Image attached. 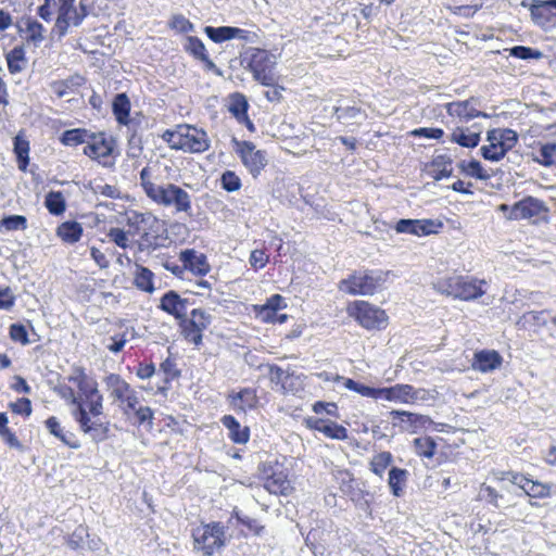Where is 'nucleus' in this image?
Masks as SVG:
<instances>
[{
  "mask_svg": "<svg viewBox=\"0 0 556 556\" xmlns=\"http://www.w3.org/2000/svg\"><path fill=\"white\" fill-rule=\"evenodd\" d=\"M151 177V169L143 167L140 172V185L151 201L165 207L173 206L176 213L191 215V197L186 190L174 184L157 185Z\"/></svg>",
  "mask_w": 556,
  "mask_h": 556,
  "instance_id": "1",
  "label": "nucleus"
},
{
  "mask_svg": "<svg viewBox=\"0 0 556 556\" xmlns=\"http://www.w3.org/2000/svg\"><path fill=\"white\" fill-rule=\"evenodd\" d=\"M163 138L170 148L190 153H202L210 148L207 134L194 126H179L176 130H166Z\"/></svg>",
  "mask_w": 556,
  "mask_h": 556,
  "instance_id": "2",
  "label": "nucleus"
},
{
  "mask_svg": "<svg viewBox=\"0 0 556 556\" xmlns=\"http://www.w3.org/2000/svg\"><path fill=\"white\" fill-rule=\"evenodd\" d=\"M241 63L245 64L255 80L263 86L275 85L279 76L276 74V56L263 49H251L245 52L241 59Z\"/></svg>",
  "mask_w": 556,
  "mask_h": 556,
  "instance_id": "3",
  "label": "nucleus"
},
{
  "mask_svg": "<svg viewBox=\"0 0 556 556\" xmlns=\"http://www.w3.org/2000/svg\"><path fill=\"white\" fill-rule=\"evenodd\" d=\"M194 549L202 556H213L226 545V527L220 522H210L192 530Z\"/></svg>",
  "mask_w": 556,
  "mask_h": 556,
  "instance_id": "4",
  "label": "nucleus"
},
{
  "mask_svg": "<svg viewBox=\"0 0 556 556\" xmlns=\"http://www.w3.org/2000/svg\"><path fill=\"white\" fill-rule=\"evenodd\" d=\"M489 144L480 149L484 160L498 162L505 157L518 142V134L510 128H493L486 132Z\"/></svg>",
  "mask_w": 556,
  "mask_h": 556,
  "instance_id": "5",
  "label": "nucleus"
},
{
  "mask_svg": "<svg viewBox=\"0 0 556 556\" xmlns=\"http://www.w3.org/2000/svg\"><path fill=\"white\" fill-rule=\"evenodd\" d=\"M485 280H479L472 277L454 276L442 282H438V290L455 299L471 301L482 296L485 293L483 286Z\"/></svg>",
  "mask_w": 556,
  "mask_h": 556,
  "instance_id": "6",
  "label": "nucleus"
},
{
  "mask_svg": "<svg viewBox=\"0 0 556 556\" xmlns=\"http://www.w3.org/2000/svg\"><path fill=\"white\" fill-rule=\"evenodd\" d=\"M387 277L388 273L382 270L357 271L340 282V290L352 295H370L382 287Z\"/></svg>",
  "mask_w": 556,
  "mask_h": 556,
  "instance_id": "7",
  "label": "nucleus"
},
{
  "mask_svg": "<svg viewBox=\"0 0 556 556\" xmlns=\"http://www.w3.org/2000/svg\"><path fill=\"white\" fill-rule=\"evenodd\" d=\"M128 225L135 228V232L141 233L139 250L155 249L157 243V236L152 235L150 231L156 232L154 227L160 226V220L151 213H134L128 216Z\"/></svg>",
  "mask_w": 556,
  "mask_h": 556,
  "instance_id": "8",
  "label": "nucleus"
},
{
  "mask_svg": "<svg viewBox=\"0 0 556 556\" xmlns=\"http://www.w3.org/2000/svg\"><path fill=\"white\" fill-rule=\"evenodd\" d=\"M349 312L366 329H381L387 326L386 312L368 302L356 301Z\"/></svg>",
  "mask_w": 556,
  "mask_h": 556,
  "instance_id": "9",
  "label": "nucleus"
},
{
  "mask_svg": "<svg viewBox=\"0 0 556 556\" xmlns=\"http://www.w3.org/2000/svg\"><path fill=\"white\" fill-rule=\"evenodd\" d=\"M232 142L237 147L236 152L239 154L244 166L254 177L257 176L267 164L265 152L256 150L251 141H238L233 138Z\"/></svg>",
  "mask_w": 556,
  "mask_h": 556,
  "instance_id": "10",
  "label": "nucleus"
},
{
  "mask_svg": "<svg viewBox=\"0 0 556 556\" xmlns=\"http://www.w3.org/2000/svg\"><path fill=\"white\" fill-rule=\"evenodd\" d=\"M72 415L79 429L84 433L89 434L93 442H102L108 439L109 422L91 421V415L87 412L86 406H79L77 412H72Z\"/></svg>",
  "mask_w": 556,
  "mask_h": 556,
  "instance_id": "11",
  "label": "nucleus"
},
{
  "mask_svg": "<svg viewBox=\"0 0 556 556\" xmlns=\"http://www.w3.org/2000/svg\"><path fill=\"white\" fill-rule=\"evenodd\" d=\"M115 139L104 131H91L90 139L84 148V154L92 160H100L111 156L115 148Z\"/></svg>",
  "mask_w": 556,
  "mask_h": 556,
  "instance_id": "12",
  "label": "nucleus"
},
{
  "mask_svg": "<svg viewBox=\"0 0 556 556\" xmlns=\"http://www.w3.org/2000/svg\"><path fill=\"white\" fill-rule=\"evenodd\" d=\"M443 223L435 219H400L395 225L399 233H409L418 237L437 233Z\"/></svg>",
  "mask_w": 556,
  "mask_h": 556,
  "instance_id": "13",
  "label": "nucleus"
},
{
  "mask_svg": "<svg viewBox=\"0 0 556 556\" xmlns=\"http://www.w3.org/2000/svg\"><path fill=\"white\" fill-rule=\"evenodd\" d=\"M380 399L402 403H415L426 399V390H416L410 384H395L390 388H380Z\"/></svg>",
  "mask_w": 556,
  "mask_h": 556,
  "instance_id": "14",
  "label": "nucleus"
},
{
  "mask_svg": "<svg viewBox=\"0 0 556 556\" xmlns=\"http://www.w3.org/2000/svg\"><path fill=\"white\" fill-rule=\"evenodd\" d=\"M548 211L545 203L536 198L527 197L516 202L508 214L509 219H528L531 217H538Z\"/></svg>",
  "mask_w": 556,
  "mask_h": 556,
  "instance_id": "15",
  "label": "nucleus"
},
{
  "mask_svg": "<svg viewBox=\"0 0 556 556\" xmlns=\"http://www.w3.org/2000/svg\"><path fill=\"white\" fill-rule=\"evenodd\" d=\"M78 390L85 399L83 402L87 408V412H89L92 417L102 415L103 395L98 389L97 381L88 378L85 382L79 383Z\"/></svg>",
  "mask_w": 556,
  "mask_h": 556,
  "instance_id": "16",
  "label": "nucleus"
},
{
  "mask_svg": "<svg viewBox=\"0 0 556 556\" xmlns=\"http://www.w3.org/2000/svg\"><path fill=\"white\" fill-rule=\"evenodd\" d=\"M189 305L190 302L188 299L181 298L178 292L174 290H169L162 295L159 308L172 315L179 323L187 317Z\"/></svg>",
  "mask_w": 556,
  "mask_h": 556,
  "instance_id": "17",
  "label": "nucleus"
},
{
  "mask_svg": "<svg viewBox=\"0 0 556 556\" xmlns=\"http://www.w3.org/2000/svg\"><path fill=\"white\" fill-rule=\"evenodd\" d=\"M130 100L124 92L115 94L112 102V112L118 125L126 126L129 130H135V126L140 125V121L130 117Z\"/></svg>",
  "mask_w": 556,
  "mask_h": 556,
  "instance_id": "18",
  "label": "nucleus"
},
{
  "mask_svg": "<svg viewBox=\"0 0 556 556\" xmlns=\"http://www.w3.org/2000/svg\"><path fill=\"white\" fill-rule=\"evenodd\" d=\"M476 98L471 97L464 101H455L445 104V110L450 116L458 117L463 122H469L476 117H490L489 114L477 110L473 106Z\"/></svg>",
  "mask_w": 556,
  "mask_h": 556,
  "instance_id": "19",
  "label": "nucleus"
},
{
  "mask_svg": "<svg viewBox=\"0 0 556 556\" xmlns=\"http://www.w3.org/2000/svg\"><path fill=\"white\" fill-rule=\"evenodd\" d=\"M390 416L392 417L394 426H399L402 430L407 432H416L418 428L425 427L427 424L431 422L428 416L405 410H392L390 412Z\"/></svg>",
  "mask_w": 556,
  "mask_h": 556,
  "instance_id": "20",
  "label": "nucleus"
},
{
  "mask_svg": "<svg viewBox=\"0 0 556 556\" xmlns=\"http://www.w3.org/2000/svg\"><path fill=\"white\" fill-rule=\"evenodd\" d=\"M503 363L502 355L495 350H480L473 354L471 368L486 374L500 368Z\"/></svg>",
  "mask_w": 556,
  "mask_h": 556,
  "instance_id": "21",
  "label": "nucleus"
},
{
  "mask_svg": "<svg viewBox=\"0 0 556 556\" xmlns=\"http://www.w3.org/2000/svg\"><path fill=\"white\" fill-rule=\"evenodd\" d=\"M180 261L182 262L185 269H188L198 276H204L210 271V265L206 256L193 249L181 251Z\"/></svg>",
  "mask_w": 556,
  "mask_h": 556,
  "instance_id": "22",
  "label": "nucleus"
},
{
  "mask_svg": "<svg viewBox=\"0 0 556 556\" xmlns=\"http://www.w3.org/2000/svg\"><path fill=\"white\" fill-rule=\"evenodd\" d=\"M228 401L232 409L237 413H247L257 404L256 391L251 388L241 389L239 392L228 394Z\"/></svg>",
  "mask_w": 556,
  "mask_h": 556,
  "instance_id": "23",
  "label": "nucleus"
},
{
  "mask_svg": "<svg viewBox=\"0 0 556 556\" xmlns=\"http://www.w3.org/2000/svg\"><path fill=\"white\" fill-rule=\"evenodd\" d=\"M205 35L214 42L222 43L235 38L238 39H247L248 30L241 29L233 26H205L204 27Z\"/></svg>",
  "mask_w": 556,
  "mask_h": 556,
  "instance_id": "24",
  "label": "nucleus"
},
{
  "mask_svg": "<svg viewBox=\"0 0 556 556\" xmlns=\"http://www.w3.org/2000/svg\"><path fill=\"white\" fill-rule=\"evenodd\" d=\"M222 425L228 430V438L236 444H245L250 439V428L241 426L232 415H225Z\"/></svg>",
  "mask_w": 556,
  "mask_h": 556,
  "instance_id": "25",
  "label": "nucleus"
},
{
  "mask_svg": "<svg viewBox=\"0 0 556 556\" xmlns=\"http://www.w3.org/2000/svg\"><path fill=\"white\" fill-rule=\"evenodd\" d=\"M104 382L110 390L111 397L121 404L134 391L129 383L126 382L119 375L110 374L104 378Z\"/></svg>",
  "mask_w": 556,
  "mask_h": 556,
  "instance_id": "26",
  "label": "nucleus"
},
{
  "mask_svg": "<svg viewBox=\"0 0 556 556\" xmlns=\"http://www.w3.org/2000/svg\"><path fill=\"white\" fill-rule=\"evenodd\" d=\"M46 428L49 432L61 440L65 445L71 448L77 450L80 447L79 441L73 432L64 431L56 417L51 416L45 421Z\"/></svg>",
  "mask_w": 556,
  "mask_h": 556,
  "instance_id": "27",
  "label": "nucleus"
},
{
  "mask_svg": "<svg viewBox=\"0 0 556 556\" xmlns=\"http://www.w3.org/2000/svg\"><path fill=\"white\" fill-rule=\"evenodd\" d=\"M545 3H547L546 0H523L521 5L530 10L531 17L536 24L543 25L549 22L553 16L552 9L545 7Z\"/></svg>",
  "mask_w": 556,
  "mask_h": 556,
  "instance_id": "28",
  "label": "nucleus"
},
{
  "mask_svg": "<svg viewBox=\"0 0 556 556\" xmlns=\"http://www.w3.org/2000/svg\"><path fill=\"white\" fill-rule=\"evenodd\" d=\"M56 235L68 244L78 242L83 236V227L78 222L67 220L56 228Z\"/></svg>",
  "mask_w": 556,
  "mask_h": 556,
  "instance_id": "29",
  "label": "nucleus"
},
{
  "mask_svg": "<svg viewBox=\"0 0 556 556\" xmlns=\"http://www.w3.org/2000/svg\"><path fill=\"white\" fill-rule=\"evenodd\" d=\"M480 139V132H473L464 127H456L451 134V141L464 148H476Z\"/></svg>",
  "mask_w": 556,
  "mask_h": 556,
  "instance_id": "30",
  "label": "nucleus"
},
{
  "mask_svg": "<svg viewBox=\"0 0 556 556\" xmlns=\"http://www.w3.org/2000/svg\"><path fill=\"white\" fill-rule=\"evenodd\" d=\"M265 489L273 494L287 495L291 489L290 481L283 471L274 472L264 484Z\"/></svg>",
  "mask_w": 556,
  "mask_h": 556,
  "instance_id": "31",
  "label": "nucleus"
},
{
  "mask_svg": "<svg viewBox=\"0 0 556 556\" xmlns=\"http://www.w3.org/2000/svg\"><path fill=\"white\" fill-rule=\"evenodd\" d=\"M90 139V130L86 128L67 129L60 136V142L66 147H77L79 144H87Z\"/></svg>",
  "mask_w": 556,
  "mask_h": 556,
  "instance_id": "32",
  "label": "nucleus"
},
{
  "mask_svg": "<svg viewBox=\"0 0 556 556\" xmlns=\"http://www.w3.org/2000/svg\"><path fill=\"white\" fill-rule=\"evenodd\" d=\"M154 274L147 267L136 264L134 283L137 289L152 293L154 291Z\"/></svg>",
  "mask_w": 556,
  "mask_h": 556,
  "instance_id": "33",
  "label": "nucleus"
},
{
  "mask_svg": "<svg viewBox=\"0 0 556 556\" xmlns=\"http://www.w3.org/2000/svg\"><path fill=\"white\" fill-rule=\"evenodd\" d=\"M408 471L406 469L392 467L389 471L388 484L391 493L400 497L403 494L404 486L408 478Z\"/></svg>",
  "mask_w": 556,
  "mask_h": 556,
  "instance_id": "34",
  "label": "nucleus"
},
{
  "mask_svg": "<svg viewBox=\"0 0 556 556\" xmlns=\"http://www.w3.org/2000/svg\"><path fill=\"white\" fill-rule=\"evenodd\" d=\"M14 153L16 155L17 166L25 172L29 164V142L21 135L14 137Z\"/></svg>",
  "mask_w": 556,
  "mask_h": 556,
  "instance_id": "35",
  "label": "nucleus"
},
{
  "mask_svg": "<svg viewBox=\"0 0 556 556\" xmlns=\"http://www.w3.org/2000/svg\"><path fill=\"white\" fill-rule=\"evenodd\" d=\"M248 109L249 103L243 94L236 92L230 96L228 110L239 123L247 119Z\"/></svg>",
  "mask_w": 556,
  "mask_h": 556,
  "instance_id": "36",
  "label": "nucleus"
},
{
  "mask_svg": "<svg viewBox=\"0 0 556 556\" xmlns=\"http://www.w3.org/2000/svg\"><path fill=\"white\" fill-rule=\"evenodd\" d=\"M85 84V78L78 74L73 75L64 80L53 81L51 88L58 98H63L68 90L78 88Z\"/></svg>",
  "mask_w": 556,
  "mask_h": 556,
  "instance_id": "37",
  "label": "nucleus"
},
{
  "mask_svg": "<svg viewBox=\"0 0 556 556\" xmlns=\"http://www.w3.org/2000/svg\"><path fill=\"white\" fill-rule=\"evenodd\" d=\"M556 143L548 142L540 147L538 154L533 156V161L542 166L551 167L556 165Z\"/></svg>",
  "mask_w": 556,
  "mask_h": 556,
  "instance_id": "38",
  "label": "nucleus"
},
{
  "mask_svg": "<svg viewBox=\"0 0 556 556\" xmlns=\"http://www.w3.org/2000/svg\"><path fill=\"white\" fill-rule=\"evenodd\" d=\"M45 205L50 214L59 216L66 208L65 199L61 191H50L45 199Z\"/></svg>",
  "mask_w": 556,
  "mask_h": 556,
  "instance_id": "39",
  "label": "nucleus"
},
{
  "mask_svg": "<svg viewBox=\"0 0 556 556\" xmlns=\"http://www.w3.org/2000/svg\"><path fill=\"white\" fill-rule=\"evenodd\" d=\"M432 165L434 167L433 178L435 180H441L443 178H447L453 175V169L451 167L452 160L446 155L435 156L433 159Z\"/></svg>",
  "mask_w": 556,
  "mask_h": 556,
  "instance_id": "40",
  "label": "nucleus"
},
{
  "mask_svg": "<svg viewBox=\"0 0 556 556\" xmlns=\"http://www.w3.org/2000/svg\"><path fill=\"white\" fill-rule=\"evenodd\" d=\"M27 218L23 215H8L0 220V232L25 230Z\"/></svg>",
  "mask_w": 556,
  "mask_h": 556,
  "instance_id": "41",
  "label": "nucleus"
},
{
  "mask_svg": "<svg viewBox=\"0 0 556 556\" xmlns=\"http://www.w3.org/2000/svg\"><path fill=\"white\" fill-rule=\"evenodd\" d=\"M458 166L460 170L467 176L480 180H486L490 178V175L483 169L481 163L477 160H470L468 162L462 161Z\"/></svg>",
  "mask_w": 556,
  "mask_h": 556,
  "instance_id": "42",
  "label": "nucleus"
},
{
  "mask_svg": "<svg viewBox=\"0 0 556 556\" xmlns=\"http://www.w3.org/2000/svg\"><path fill=\"white\" fill-rule=\"evenodd\" d=\"M336 115L338 121L343 123L366 118V113L355 105L338 106L336 108Z\"/></svg>",
  "mask_w": 556,
  "mask_h": 556,
  "instance_id": "43",
  "label": "nucleus"
},
{
  "mask_svg": "<svg viewBox=\"0 0 556 556\" xmlns=\"http://www.w3.org/2000/svg\"><path fill=\"white\" fill-rule=\"evenodd\" d=\"M8 70L11 74H16L23 71L20 62H25V50L22 46L14 47L7 55Z\"/></svg>",
  "mask_w": 556,
  "mask_h": 556,
  "instance_id": "44",
  "label": "nucleus"
},
{
  "mask_svg": "<svg viewBox=\"0 0 556 556\" xmlns=\"http://www.w3.org/2000/svg\"><path fill=\"white\" fill-rule=\"evenodd\" d=\"M393 456L390 452H381L375 455L370 462V470L382 478L386 469L391 465Z\"/></svg>",
  "mask_w": 556,
  "mask_h": 556,
  "instance_id": "45",
  "label": "nucleus"
},
{
  "mask_svg": "<svg viewBox=\"0 0 556 556\" xmlns=\"http://www.w3.org/2000/svg\"><path fill=\"white\" fill-rule=\"evenodd\" d=\"M344 387L365 397L380 399V388H372L346 378L343 382Z\"/></svg>",
  "mask_w": 556,
  "mask_h": 556,
  "instance_id": "46",
  "label": "nucleus"
},
{
  "mask_svg": "<svg viewBox=\"0 0 556 556\" xmlns=\"http://www.w3.org/2000/svg\"><path fill=\"white\" fill-rule=\"evenodd\" d=\"M551 484L542 483L539 481H533L529 479L528 485L525 486L523 492L534 498H544L549 496L551 494Z\"/></svg>",
  "mask_w": 556,
  "mask_h": 556,
  "instance_id": "47",
  "label": "nucleus"
},
{
  "mask_svg": "<svg viewBox=\"0 0 556 556\" xmlns=\"http://www.w3.org/2000/svg\"><path fill=\"white\" fill-rule=\"evenodd\" d=\"M185 50L191 54L195 60H200L205 54H207V50L203 43V41L195 36H188L186 38V42L184 45Z\"/></svg>",
  "mask_w": 556,
  "mask_h": 556,
  "instance_id": "48",
  "label": "nucleus"
},
{
  "mask_svg": "<svg viewBox=\"0 0 556 556\" xmlns=\"http://www.w3.org/2000/svg\"><path fill=\"white\" fill-rule=\"evenodd\" d=\"M414 447L419 456L431 458L435 453L437 444L430 437L416 438L414 440Z\"/></svg>",
  "mask_w": 556,
  "mask_h": 556,
  "instance_id": "49",
  "label": "nucleus"
},
{
  "mask_svg": "<svg viewBox=\"0 0 556 556\" xmlns=\"http://www.w3.org/2000/svg\"><path fill=\"white\" fill-rule=\"evenodd\" d=\"M178 325L181 329V333H182L184 338L187 341L193 343L194 345H200L202 343V338H203L202 331L203 330L192 327L189 324V320L187 317L185 319H182L181 321H179Z\"/></svg>",
  "mask_w": 556,
  "mask_h": 556,
  "instance_id": "50",
  "label": "nucleus"
},
{
  "mask_svg": "<svg viewBox=\"0 0 556 556\" xmlns=\"http://www.w3.org/2000/svg\"><path fill=\"white\" fill-rule=\"evenodd\" d=\"M89 538L88 529L80 525L76 527V529L73 531L71 535L66 539V544L72 549H79L83 548L85 545L86 539Z\"/></svg>",
  "mask_w": 556,
  "mask_h": 556,
  "instance_id": "51",
  "label": "nucleus"
},
{
  "mask_svg": "<svg viewBox=\"0 0 556 556\" xmlns=\"http://www.w3.org/2000/svg\"><path fill=\"white\" fill-rule=\"evenodd\" d=\"M188 320L192 327L205 330L212 321V316L201 308H194L191 311Z\"/></svg>",
  "mask_w": 556,
  "mask_h": 556,
  "instance_id": "52",
  "label": "nucleus"
},
{
  "mask_svg": "<svg viewBox=\"0 0 556 556\" xmlns=\"http://www.w3.org/2000/svg\"><path fill=\"white\" fill-rule=\"evenodd\" d=\"M321 433L325 434L327 438L334 440L348 439L346 428L330 420H326V424L321 429Z\"/></svg>",
  "mask_w": 556,
  "mask_h": 556,
  "instance_id": "53",
  "label": "nucleus"
},
{
  "mask_svg": "<svg viewBox=\"0 0 556 556\" xmlns=\"http://www.w3.org/2000/svg\"><path fill=\"white\" fill-rule=\"evenodd\" d=\"M509 54L520 60H539L543 56V53L540 50L526 46H515L510 48Z\"/></svg>",
  "mask_w": 556,
  "mask_h": 556,
  "instance_id": "54",
  "label": "nucleus"
},
{
  "mask_svg": "<svg viewBox=\"0 0 556 556\" xmlns=\"http://www.w3.org/2000/svg\"><path fill=\"white\" fill-rule=\"evenodd\" d=\"M45 28L42 24H40L36 20H27L26 22V33H27V40L33 41L35 45L40 43L45 37H43Z\"/></svg>",
  "mask_w": 556,
  "mask_h": 556,
  "instance_id": "55",
  "label": "nucleus"
},
{
  "mask_svg": "<svg viewBox=\"0 0 556 556\" xmlns=\"http://www.w3.org/2000/svg\"><path fill=\"white\" fill-rule=\"evenodd\" d=\"M58 394L63 399L65 400L68 404L73 405L75 408L73 409V412H77L78 410V407L79 406H85L84 402H83V399L81 397H78L76 394H75V391L73 390V388L68 387V386H61L58 390H56Z\"/></svg>",
  "mask_w": 556,
  "mask_h": 556,
  "instance_id": "56",
  "label": "nucleus"
},
{
  "mask_svg": "<svg viewBox=\"0 0 556 556\" xmlns=\"http://www.w3.org/2000/svg\"><path fill=\"white\" fill-rule=\"evenodd\" d=\"M220 182L222 187L228 192H233L241 188L240 178L231 170H227L222 175Z\"/></svg>",
  "mask_w": 556,
  "mask_h": 556,
  "instance_id": "57",
  "label": "nucleus"
},
{
  "mask_svg": "<svg viewBox=\"0 0 556 556\" xmlns=\"http://www.w3.org/2000/svg\"><path fill=\"white\" fill-rule=\"evenodd\" d=\"M108 237L112 242L122 249H127L129 247L127 232L122 228H111L108 232Z\"/></svg>",
  "mask_w": 556,
  "mask_h": 556,
  "instance_id": "58",
  "label": "nucleus"
},
{
  "mask_svg": "<svg viewBox=\"0 0 556 556\" xmlns=\"http://www.w3.org/2000/svg\"><path fill=\"white\" fill-rule=\"evenodd\" d=\"M170 27L182 34L194 31V25L181 14L173 16Z\"/></svg>",
  "mask_w": 556,
  "mask_h": 556,
  "instance_id": "59",
  "label": "nucleus"
},
{
  "mask_svg": "<svg viewBox=\"0 0 556 556\" xmlns=\"http://www.w3.org/2000/svg\"><path fill=\"white\" fill-rule=\"evenodd\" d=\"M235 518L243 526H245L250 531L254 532L255 534H261L264 527L260 525L258 520L255 518H252L247 515H242L239 511H233Z\"/></svg>",
  "mask_w": 556,
  "mask_h": 556,
  "instance_id": "60",
  "label": "nucleus"
},
{
  "mask_svg": "<svg viewBox=\"0 0 556 556\" xmlns=\"http://www.w3.org/2000/svg\"><path fill=\"white\" fill-rule=\"evenodd\" d=\"M267 368L270 381L285 388L289 374L277 365H267Z\"/></svg>",
  "mask_w": 556,
  "mask_h": 556,
  "instance_id": "61",
  "label": "nucleus"
},
{
  "mask_svg": "<svg viewBox=\"0 0 556 556\" xmlns=\"http://www.w3.org/2000/svg\"><path fill=\"white\" fill-rule=\"evenodd\" d=\"M10 337L13 341L22 344H28V333L26 327L22 324H12L10 327Z\"/></svg>",
  "mask_w": 556,
  "mask_h": 556,
  "instance_id": "62",
  "label": "nucleus"
},
{
  "mask_svg": "<svg viewBox=\"0 0 556 556\" xmlns=\"http://www.w3.org/2000/svg\"><path fill=\"white\" fill-rule=\"evenodd\" d=\"M160 369L165 374L166 382H169L170 380L180 376V370L177 369L176 363L172 358H166L161 364Z\"/></svg>",
  "mask_w": 556,
  "mask_h": 556,
  "instance_id": "63",
  "label": "nucleus"
},
{
  "mask_svg": "<svg viewBox=\"0 0 556 556\" xmlns=\"http://www.w3.org/2000/svg\"><path fill=\"white\" fill-rule=\"evenodd\" d=\"M286 306L285 299L280 294H274L267 299L266 303L262 307H264V312L277 313Z\"/></svg>",
  "mask_w": 556,
  "mask_h": 556,
  "instance_id": "64",
  "label": "nucleus"
}]
</instances>
